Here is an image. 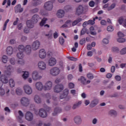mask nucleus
<instances>
[{"label": "nucleus", "instance_id": "aec40b11", "mask_svg": "<svg viewBox=\"0 0 126 126\" xmlns=\"http://www.w3.org/2000/svg\"><path fill=\"white\" fill-rule=\"evenodd\" d=\"M35 87L37 90H39V91H41L44 89V86H43V84H42L40 82H38L35 84Z\"/></svg>", "mask_w": 126, "mask_h": 126}, {"label": "nucleus", "instance_id": "58836bf2", "mask_svg": "<svg viewBox=\"0 0 126 126\" xmlns=\"http://www.w3.org/2000/svg\"><path fill=\"white\" fill-rule=\"evenodd\" d=\"M22 76L24 79H26V78L29 77V72L25 71Z\"/></svg>", "mask_w": 126, "mask_h": 126}, {"label": "nucleus", "instance_id": "2eb2a0df", "mask_svg": "<svg viewBox=\"0 0 126 126\" xmlns=\"http://www.w3.org/2000/svg\"><path fill=\"white\" fill-rule=\"evenodd\" d=\"M39 116L41 118H46L48 114L47 113V111L45 110L44 109H40L39 111Z\"/></svg>", "mask_w": 126, "mask_h": 126}, {"label": "nucleus", "instance_id": "423d86ee", "mask_svg": "<svg viewBox=\"0 0 126 126\" xmlns=\"http://www.w3.org/2000/svg\"><path fill=\"white\" fill-rule=\"evenodd\" d=\"M63 90V85L62 84L56 85L54 88V91L55 93H60Z\"/></svg>", "mask_w": 126, "mask_h": 126}, {"label": "nucleus", "instance_id": "4c0bfd02", "mask_svg": "<svg viewBox=\"0 0 126 126\" xmlns=\"http://www.w3.org/2000/svg\"><path fill=\"white\" fill-rule=\"evenodd\" d=\"M9 85L10 87H14L15 85V83L14 82V80H13V79H10L9 80Z\"/></svg>", "mask_w": 126, "mask_h": 126}, {"label": "nucleus", "instance_id": "6e6552de", "mask_svg": "<svg viewBox=\"0 0 126 126\" xmlns=\"http://www.w3.org/2000/svg\"><path fill=\"white\" fill-rule=\"evenodd\" d=\"M53 87V83L51 81L47 82L45 85L43 86V90L44 91H47L49 90H51L52 89V87Z\"/></svg>", "mask_w": 126, "mask_h": 126}, {"label": "nucleus", "instance_id": "72a5a7b5", "mask_svg": "<svg viewBox=\"0 0 126 126\" xmlns=\"http://www.w3.org/2000/svg\"><path fill=\"white\" fill-rule=\"evenodd\" d=\"M17 57L18 59H20V60H22V59L24 58V54L23 52H19L17 53Z\"/></svg>", "mask_w": 126, "mask_h": 126}, {"label": "nucleus", "instance_id": "c85d7f7f", "mask_svg": "<svg viewBox=\"0 0 126 126\" xmlns=\"http://www.w3.org/2000/svg\"><path fill=\"white\" fill-rule=\"evenodd\" d=\"M0 79L1 81H2V83H3L6 84L8 83V79H7V77L4 75L0 77Z\"/></svg>", "mask_w": 126, "mask_h": 126}, {"label": "nucleus", "instance_id": "e433bc0d", "mask_svg": "<svg viewBox=\"0 0 126 126\" xmlns=\"http://www.w3.org/2000/svg\"><path fill=\"white\" fill-rule=\"evenodd\" d=\"M8 59V58L7 56L5 55H3L2 57V62L3 63H7V60Z\"/></svg>", "mask_w": 126, "mask_h": 126}, {"label": "nucleus", "instance_id": "37998d69", "mask_svg": "<svg viewBox=\"0 0 126 126\" xmlns=\"http://www.w3.org/2000/svg\"><path fill=\"white\" fill-rule=\"evenodd\" d=\"M116 7V3H114L113 4H112L110 6L108 7L107 8V10L110 11V10H112V9H114V8Z\"/></svg>", "mask_w": 126, "mask_h": 126}, {"label": "nucleus", "instance_id": "9b49d317", "mask_svg": "<svg viewBox=\"0 0 126 126\" xmlns=\"http://www.w3.org/2000/svg\"><path fill=\"white\" fill-rule=\"evenodd\" d=\"M32 78L34 80H38L42 78V76L39 75L38 72L35 71H33L32 73Z\"/></svg>", "mask_w": 126, "mask_h": 126}, {"label": "nucleus", "instance_id": "bb28decb", "mask_svg": "<svg viewBox=\"0 0 126 126\" xmlns=\"http://www.w3.org/2000/svg\"><path fill=\"white\" fill-rule=\"evenodd\" d=\"M6 52L7 55L10 56V55H12V53H13V48L11 46H8L7 48Z\"/></svg>", "mask_w": 126, "mask_h": 126}, {"label": "nucleus", "instance_id": "7ed1b4c3", "mask_svg": "<svg viewBox=\"0 0 126 126\" xmlns=\"http://www.w3.org/2000/svg\"><path fill=\"white\" fill-rule=\"evenodd\" d=\"M54 2L52 1H48L44 3V8L46 9V10H48V11H51L53 9V3Z\"/></svg>", "mask_w": 126, "mask_h": 126}, {"label": "nucleus", "instance_id": "2f4dec72", "mask_svg": "<svg viewBox=\"0 0 126 126\" xmlns=\"http://www.w3.org/2000/svg\"><path fill=\"white\" fill-rule=\"evenodd\" d=\"M81 104H82V102H81V101H78V102L76 103L73 105L72 109L73 110H75V109L78 108V107H79V106H80Z\"/></svg>", "mask_w": 126, "mask_h": 126}, {"label": "nucleus", "instance_id": "9d476101", "mask_svg": "<svg viewBox=\"0 0 126 126\" xmlns=\"http://www.w3.org/2000/svg\"><path fill=\"white\" fill-rule=\"evenodd\" d=\"M32 48L33 51H36L40 48V42L38 40L35 41L32 45Z\"/></svg>", "mask_w": 126, "mask_h": 126}, {"label": "nucleus", "instance_id": "864d4df0", "mask_svg": "<svg viewBox=\"0 0 126 126\" xmlns=\"http://www.w3.org/2000/svg\"><path fill=\"white\" fill-rule=\"evenodd\" d=\"M70 9H71V6H70V5H67L64 7V10L66 11H68V10Z\"/></svg>", "mask_w": 126, "mask_h": 126}, {"label": "nucleus", "instance_id": "cd10ccee", "mask_svg": "<svg viewBox=\"0 0 126 126\" xmlns=\"http://www.w3.org/2000/svg\"><path fill=\"white\" fill-rule=\"evenodd\" d=\"M74 121L75 123V124H77V125H79V124H81V118L80 116H76L74 118Z\"/></svg>", "mask_w": 126, "mask_h": 126}, {"label": "nucleus", "instance_id": "13d9d810", "mask_svg": "<svg viewBox=\"0 0 126 126\" xmlns=\"http://www.w3.org/2000/svg\"><path fill=\"white\" fill-rule=\"evenodd\" d=\"M115 79L117 81H121V79H122V78L120 75H116L115 76Z\"/></svg>", "mask_w": 126, "mask_h": 126}, {"label": "nucleus", "instance_id": "f3484780", "mask_svg": "<svg viewBox=\"0 0 126 126\" xmlns=\"http://www.w3.org/2000/svg\"><path fill=\"white\" fill-rule=\"evenodd\" d=\"M18 113L19 116L17 117V119L20 124H22V123H23V120L22 119L23 118V117H24V115L23 114V113H22V111L20 110L19 111Z\"/></svg>", "mask_w": 126, "mask_h": 126}, {"label": "nucleus", "instance_id": "ea45409f", "mask_svg": "<svg viewBox=\"0 0 126 126\" xmlns=\"http://www.w3.org/2000/svg\"><path fill=\"white\" fill-rule=\"evenodd\" d=\"M87 77L89 79H91L92 80L93 79V78H94V75H93V74L91 73H88L87 74Z\"/></svg>", "mask_w": 126, "mask_h": 126}, {"label": "nucleus", "instance_id": "f8f14e48", "mask_svg": "<svg viewBox=\"0 0 126 126\" xmlns=\"http://www.w3.org/2000/svg\"><path fill=\"white\" fill-rule=\"evenodd\" d=\"M38 68L41 70H45L46 69V63L43 61H39L38 63Z\"/></svg>", "mask_w": 126, "mask_h": 126}, {"label": "nucleus", "instance_id": "774afa93", "mask_svg": "<svg viewBox=\"0 0 126 126\" xmlns=\"http://www.w3.org/2000/svg\"><path fill=\"white\" fill-rule=\"evenodd\" d=\"M29 28H25L24 30V32L26 33V34H28V33H29Z\"/></svg>", "mask_w": 126, "mask_h": 126}, {"label": "nucleus", "instance_id": "f704fd0d", "mask_svg": "<svg viewBox=\"0 0 126 126\" xmlns=\"http://www.w3.org/2000/svg\"><path fill=\"white\" fill-rule=\"evenodd\" d=\"M47 20H48V19L46 18H43L41 21L40 22L39 25L40 26H44V25H45Z\"/></svg>", "mask_w": 126, "mask_h": 126}, {"label": "nucleus", "instance_id": "052dcab7", "mask_svg": "<svg viewBox=\"0 0 126 126\" xmlns=\"http://www.w3.org/2000/svg\"><path fill=\"white\" fill-rule=\"evenodd\" d=\"M118 36L120 37H123L125 36V34H124V33H123V32H118Z\"/></svg>", "mask_w": 126, "mask_h": 126}, {"label": "nucleus", "instance_id": "338daca9", "mask_svg": "<svg viewBox=\"0 0 126 126\" xmlns=\"http://www.w3.org/2000/svg\"><path fill=\"white\" fill-rule=\"evenodd\" d=\"M118 22L119 24H123L124 22V19L120 18V19L118 20Z\"/></svg>", "mask_w": 126, "mask_h": 126}, {"label": "nucleus", "instance_id": "de8ad7c7", "mask_svg": "<svg viewBox=\"0 0 126 126\" xmlns=\"http://www.w3.org/2000/svg\"><path fill=\"white\" fill-rule=\"evenodd\" d=\"M117 41L119 42V43H124V42L126 41V39L124 38L119 37L117 39Z\"/></svg>", "mask_w": 126, "mask_h": 126}, {"label": "nucleus", "instance_id": "f257e3e1", "mask_svg": "<svg viewBox=\"0 0 126 126\" xmlns=\"http://www.w3.org/2000/svg\"><path fill=\"white\" fill-rule=\"evenodd\" d=\"M18 50L19 52H24L25 51L26 54L29 55L31 53V46L28 45L25 47L23 45H20L18 47Z\"/></svg>", "mask_w": 126, "mask_h": 126}, {"label": "nucleus", "instance_id": "680f3d73", "mask_svg": "<svg viewBox=\"0 0 126 126\" xmlns=\"http://www.w3.org/2000/svg\"><path fill=\"white\" fill-rule=\"evenodd\" d=\"M86 42L85 38L81 39L80 41V45H84V43Z\"/></svg>", "mask_w": 126, "mask_h": 126}, {"label": "nucleus", "instance_id": "b1692460", "mask_svg": "<svg viewBox=\"0 0 126 126\" xmlns=\"http://www.w3.org/2000/svg\"><path fill=\"white\" fill-rule=\"evenodd\" d=\"M34 23L31 20H28L27 22V26L28 28H33L34 27Z\"/></svg>", "mask_w": 126, "mask_h": 126}, {"label": "nucleus", "instance_id": "473e14b6", "mask_svg": "<svg viewBox=\"0 0 126 126\" xmlns=\"http://www.w3.org/2000/svg\"><path fill=\"white\" fill-rule=\"evenodd\" d=\"M82 21V19L81 18H78L77 20L74 21L72 23V26H75L78 23H79V22H81Z\"/></svg>", "mask_w": 126, "mask_h": 126}, {"label": "nucleus", "instance_id": "e2e57ef3", "mask_svg": "<svg viewBox=\"0 0 126 126\" xmlns=\"http://www.w3.org/2000/svg\"><path fill=\"white\" fill-rule=\"evenodd\" d=\"M4 111L6 112V113H10L11 111L10 109L8 107H6L4 108Z\"/></svg>", "mask_w": 126, "mask_h": 126}, {"label": "nucleus", "instance_id": "412c9836", "mask_svg": "<svg viewBox=\"0 0 126 126\" xmlns=\"http://www.w3.org/2000/svg\"><path fill=\"white\" fill-rule=\"evenodd\" d=\"M67 95H68V90L66 89L64 90L63 94H61L60 98V99H64V98H66Z\"/></svg>", "mask_w": 126, "mask_h": 126}, {"label": "nucleus", "instance_id": "09e8293b", "mask_svg": "<svg viewBox=\"0 0 126 126\" xmlns=\"http://www.w3.org/2000/svg\"><path fill=\"white\" fill-rule=\"evenodd\" d=\"M67 58L72 62H76V61H77V58H75L74 57H67Z\"/></svg>", "mask_w": 126, "mask_h": 126}, {"label": "nucleus", "instance_id": "c756f323", "mask_svg": "<svg viewBox=\"0 0 126 126\" xmlns=\"http://www.w3.org/2000/svg\"><path fill=\"white\" fill-rule=\"evenodd\" d=\"M11 69H12V66L9 65L7 67V70L6 71V73L7 75H10V74H11Z\"/></svg>", "mask_w": 126, "mask_h": 126}, {"label": "nucleus", "instance_id": "6ab92c4d", "mask_svg": "<svg viewBox=\"0 0 126 126\" xmlns=\"http://www.w3.org/2000/svg\"><path fill=\"white\" fill-rule=\"evenodd\" d=\"M22 11H23V8L21 7V5L18 4L15 7V12L16 13H18V12L21 13Z\"/></svg>", "mask_w": 126, "mask_h": 126}, {"label": "nucleus", "instance_id": "dca6fc26", "mask_svg": "<svg viewBox=\"0 0 126 126\" xmlns=\"http://www.w3.org/2000/svg\"><path fill=\"white\" fill-rule=\"evenodd\" d=\"M56 63H57V60L56 59L54 58L49 59L48 64L50 66H54V65H56Z\"/></svg>", "mask_w": 126, "mask_h": 126}, {"label": "nucleus", "instance_id": "603ef678", "mask_svg": "<svg viewBox=\"0 0 126 126\" xmlns=\"http://www.w3.org/2000/svg\"><path fill=\"white\" fill-rule=\"evenodd\" d=\"M90 6H91V7H94V5H95V2H94V1L92 0L91 1H90L89 3Z\"/></svg>", "mask_w": 126, "mask_h": 126}, {"label": "nucleus", "instance_id": "79ce46f5", "mask_svg": "<svg viewBox=\"0 0 126 126\" xmlns=\"http://www.w3.org/2000/svg\"><path fill=\"white\" fill-rule=\"evenodd\" d=\"M46 97L47 98L46 102L48 104H50V99H51V94L49 93L46 94Z\"/></svg>", "mask_w": 126, "mask_h": 126}, {"label": "nucleus", "instance_id": "39448f33", "mask_svg": "<svg viewBox=\"0 0 126 126\" xmlns=\"http://www.w3.org/2000/svg\"><path fill=\"white\" fill-rule=\"evenodd\" d=\"M10 63L13 65H14V64H21V65H23L24 64V61L23 60H15L14 58L10 59Z\"/></svg>", "mask_w": 126, "mask_h": 126}, {"label": "nucleus", "instance_id": "a19ab883", "mask_svg": "<svg viewBox=\"0 0 126 126\" xmlns=\"http://www.w3.org/2000/svg\"><path fill=\"white\" fill-rule=\"evenodd\" d=\"M68 88L69 89H73L74 88V87L75 86V85H74V83L70 82L68 84Z\"/></svg>", "mask_w": 126, "mask_h": 126}, {"label": "nucleus", "instance_id": "393cba45", "mask_svg": "<svg viewBox=\"0 0 126 126\" xmlns=\"http://www.w3.org/2000/svg\"><path fill=\"white\" fill-rule=\"evenodd\" d=\"M60 113H62V109L59 107H56L54 109V113H53L52 115L54 116H57V115L60 114Z\"/></svg>", "mask_w": 126, "mask_h": 126}, {"label": "nucleus", "instance_id": "3c124183", "mask_svg": "<svg viewBox=\"0 0 126 126\" xmlns=\"http://www.w3.org/2000/svg\"><path fill=\"white\" fill-rule=\"evenodd\" d=\"M88 23L90 25H94V24H95V21L94 19L93 20H90L88 21Z\"/></svg>", "mask_w": 126, "mask_h": 126}, {"label": "nucleus", "instance_id": "4d7b16f0", "mask_svg": "<svg viewBox=\"0 0 126 126\" xmlns=\"http://www.w3.org/2000/svg\"><path fill=\"white\" fill-rule=\"evenodd\" d=\"M52 31H51L49 32V33L48 34H45V36H47L49 37H48L49 39H52Z\"/></svg>", "mask_w": 126, "mask_h": 126}, {"label": "nucleus", "instance_id": "5701e85b", "mask_svg": "<svg viewBox=\"0 0 126 126\" xmlns=\"http://www.w3.org/2000/svg\"><path fill=\"white\" fill-rule=\"evenodd\" d=\"M40 19V16L37 14H34L32 18V21L33 23H37Z\"/></svg>", "mask_w": 126, "mask_h": 126}, {"label": "nucleus", "instance_id": "0e129e2a", "mask_svg": "<svg viewBox=\"0 0 126 126\" xmlns=\"http://www.w3.org/2000/svg\"><path fill=\"white\" fill-rule=\"evenodd\" d=\"M112 51L113 52H116V53H118V52H119V50L118 47H113Z\"/></svg>", "mask_w": 126, "mask_h": 126}, {"label": "nucleus", "instance_id": "4be33fe9", "mask_svg": "<svg viewBox=\"0 0 126 126\" xmlns=\"http://www.w3.org/2000/svg\"><path fill=\"white\" fill-rule=\"evenodd\" d=\"M57 16L58 18H63L64 16V11L63 10H59L57 13Z\"/></svg>", "mask_w": 126, "mask_h": 126}, {"label": "nucleus", "instance_id": "f03ea898", "mask_svg": "<svg viewBox=\"0 0 126 126\" xmlns=\"http://www.w3.org/2000/svg\"><path fill=\"white\" fill-rule=\"evenodd\" d=\"M61 70L58 67H54L50 70V74L53 76H57L60 74Z\"/></svg>", "mask_w": 126, "mask_h": 126}, {"label": "nucleus", "instance_id": "7c9ffc66", "mask_svg": "<svg viewBox=\"0 0 126 126\" xmlns=\"http://www.w3.org/2000/svg\"><path fill=\"white\" fill-rule=\"evenodd\" d=\"M34 100V101L35 102V103H37V104H40V103H41V102H42V101L41 100V98L37 95H35Z\"/></svg>", "mask_w": 126, "mask_h": 126}, {"label": "nucleus", "instance_id": "a211bd4d", "mask_svg": "<svg viewBox=\"0 0 126 126\" xmlns=\"http://www.w3.org/2000/svg\"><path fill=\"white\" fill-rule=\"evenodd\" d=\"M46 55L47 54L46 53V51L44 49H41L39 50V57L40 59H45Z\"/></svg>", "mask_w": 126, "mask_h": 126}, {"label": "nucleus", "instance_id": "a878e982", "mask_svg": "<svg viewBox=\"0 0 126 126\" xmlns=\"http://www.w3.org/2000/svg\"><path fill=\"white\" fill-rule=\"evenodd\" d=\"M98 103H99V100H98L97 98H95L91 102L90 106L93 108V107H95V106H96Z\"/></svg>", "mask_w": 126, "mask_h": 126}, {"label": "nucleus", "instance_id": "69168bd1", "mask_svg": "<svg viewBox=\"0 0 126 126\" xmlns=\"http://www.w3.org/2000/svg\"><path fill=\"white\" fill-rule=\"evenodd\" d=\"M41 3H39V2H34L32 3V6H37L39 5V4H40Z\"/></svg>", "mask_w": 126, "mask_h": 126}, {"label": "nucleus", "instance_id": "a18cd8bd", "mask_svg": "<svg viewBox=\"0 0 126 126\" xmlns=\"http://www.w3.org/2000/svg\"><path fill=\"white\" fill-rule=\"evenodd\" d=\"M38 11H39V8H35L31 10V12L32 13H37V12H38Z\"/></svg>", "mask_w": 126, "mask_h": 126}, {"label": "nucleus", "instance_id": "ddd939ff", "mask_svg": "<svg viewBox=\"0 0 126 126\" xmlns=\"http://www.w3.org/2000/svg\"><path fill=\"white\" fill-rule=\"evenodd\" d=\"M84 11V7L82 5H79L76 9V14L77 15H80V14H82L83 13V11Z\"/></svg>", "mask_w": 126, "mask_h": 126}, {"label": "nucleus", "instance_id": "20e7f679", "mask_svg": "<svg viewBox=\"0 0 126 126\" xmlns=\"http://www.w3.org/2000/svg\"><path fill=\"white\" fill-rule=\"evenodd\" d=\"M20 101L21 105L24 107H28L30 104V100L27 97H22Z\"/></svg>", "mask_w": 126, "mask_h": 126}, {"label": "nucleus", "instance_id": "6e6d98bb", "mask_svg": "<svg viewBox=\"0 0 126 126\" xmlns=\"http://www.w3.org/2000/svg\"><path fill=\"white\" fill-rule=\"evenodd\" d=\"M109 113L110 114V115H114V116H116V115H117V112L114 110H110Z\"/></svg>", "mask_w": 126, "mask_h": 126}, {"label": "nucleus", "instance_id": "bf43d9fd", "mask_svg": "<svg viewBox=\"0 0 126 126\" xmlns=\"http://www.w3.org/2000/svg\"><path fill=\"white\" fill-rule=\"evenodd\" d=\"M102 42L104 44H109V39L107 38H104L102 40Z\"/></svg>", "mask_w": 126, "mask_h": 126}, {"label": "nucleus", "instance_id": "c03bdc74", "mask_svg": "<svg viewBox=\"0 0 126 126\" xmlns=\"http://www.w3.org/2000/svg\"><path fill=\"white\" fill-rule=\"evenodd\" d=\"M107 31H108V32H113V31H114V27L112 26H108Z\"/></svg>", "mask_w": 126, "mask_h": 126}, {"label": "nucleus", "instance_id": "5fc2aeb1", "mask_svg": "<svg viewBox=\"0 0 126 126\" xmlns=\"http://www.w3.org/2000/svg\"><path fill=\"white\" fill-rule=\"evenodd\" d=\"M59 42L61 45H63L64 43V39L63 37H60L59 38Z\"/></svg>", "mask_w": 126, "mask_h": 126}, {"label": "nucleus", "instance_id": "4468645a", "mask_svg": "<svg viewBox=\"0 0 126 126\" xmlns=\"http://www.w3.org/2000/svg\"><path fill=\"white\" fill-rule=\"evenodd\" d=\"M79 81H81V83L82 84H83L84 85H86L87 84H89L90 82H91V81L88 80L86 81V78L85 77L82 76L80 79H78Z\"/></svg>", "mask_w": 126, "mask_h": 126}, {"label": "nucleus", "instance_id": "0eeeda50", "mask_svg": "<svg viewBox=\"0 0 126 126\" xmlns=\"http://www.w3.org/2000/svg\"><path fill=\"white\" fill-rule=\"evenodd\" d=\"M25 119L28 122H32L33 119H34V116L33 114L31 112L28 111L25 115Z\"/></svg>", "mask_w": 126, "mask_h": 126}, {"label": "nucleus", "instance_id": "c9c22d12", "mask_svg": "<svg viewBox=\"0 0 126 126\" xmlns=\"http://www.w3.org/2000/svg\"><path fill=\"white\" fill-rule=\"evenodd\" d=\"M16 93L17 95H19V96H20V95H22V90L19 88H17L16 89Z\"/></svg>", "mask_w": 126, "mask_h": 126}, {"label": "nucleus", "instance_id": "1a4fd4ad", "mask_svg": "<svg viewBox=\"0 0 126 126\" xmlns=\"http://www.w3.org/2000/svg\"><path fill=\"white\" fill-rule=\"evenodd\" d=\"M24 90L26 94H28V95L32 94V88L30 86L27 85H25L24 87Z\"/></svg>", "mask_w": 126, "mask_h": 126}, {"label": "nucleus", "instance_id": "8fccbe9b", "mask_svg": "<svg viewBox=\"0 0 126 126\" xmlns=\"http://www.w3.org/2000/svg\"><path fill=\"white\" fill-rule=\"evenodd\" d=\"M121 55H126V47L124 48L120 51Z\"/></svg>", "mask_w": 126, "mask_h": 126}, {"label": "nucleus", "instance_id": "49530a36", "mask_svg": "<svg viewBox=\"0 0 126 126\" xmlns=\"http://www.w3.org/2000/svg\"><path fill=\"white\" fill-rule=\"evenodd\" d=\"M4 94H5L4 89H3L2 88H0V95H1V96H3Z\"/></svg>", "mask_w": 126, "mask_h": 126}]
</instances>
